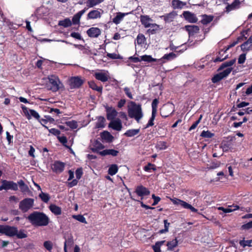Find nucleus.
Listing matches in <instances>:
<instances>
[{
	"label": "nucleus",
	"instance_id": "nucleus-27",
	"mask_svg": "<svg viewBox=\"0 0 252 252\" xmlns=\"http://www.w3.org/2000/svg\"><path fill=\"white\" fill-rule=\"evenodd\" d=\"M127 14V13H124L121 12L117 13L116 16L113 19V22L117 25L119 24L123 20L125 16Z\"/></svg>",
	"mask_w": 252,
	"mask_h": 252
},
{
	"label": "nucleus",
	"instance_id": "nucleus-23",
	"mask_svg": "<svg viewBox=\"0 0 252 252\" xmlns=\"http://www.w3.org/2000/svg\"><path fill=\"white\" fill-rule=\"evenodd\" d=\"M85 12L86 9H84L75 14L72 18V23L74 25L79 24L80 23V20L81 16L85 13Z\"/></svg>",
	"mask_w": 252,
	"mask_h": 252
},
{
	"label": "nucleus",
	"instance_id": "nucleus-6",
	"mask_svg": "<svg viewBox=\"0 0 252 252\" xmlns=\"http://www.w3.org/2000/svg\"><path fill=\"white\" fill-rule=\"evenodd\" d=\"M171 200L174 204L180 206L185 209H189L192 212L196 213L198 211L197 209L183 200L176 198L171 199Z\"/></svg>",
	"mask_w": 252,
	"mask_h": 252
},
{
	"label": "nucleus",
	"instance_id": "nucleus-11",
	"mask_svg": "<svg viewBox=\"0 0 252 252\" xmlns=\"http://www.w3.org/2000/svg\"><path fill=\"white\" fill-rule=\"evenodd\" d=\"M1 183L2 185L0 186V190H2L3 189H11L16 190L18 189V186L17 184L12 181L2 180Z\"/></svg>",
	"mask_w": 252,
	"mask_h": 252
},
{
	"label": "nucleus",
	"instance_id": "nucleus-62",
	"mask_svg": "<svg viewBox=\"0 0 252 252\" xmlns=\"http://www.w3.org/2000/svg\"><path fill=\"white\" fill-rule=\"evenodd\" d=\"M118 151L113 149H107V155H112L116 156L118 154Z\"/></svg>",
	"mask_w": 252,
	"mask_h": 252
},
{
	"label": "nucleus",
	"instance_id": "nucleus-42",
	"mask_svg": "<svg viewBox=\"0 0 252 252\" xmlns=\"http://www.w3.org/2000/svg\"><path fill=\"white\" fill-rule=\"evenodd\" d=\"M157 149L163 150H165L167 148V146L166 145V143L164 141H159L157 143L156 146Z\"/></svg>",
	"mask_w": 252,
	"mask_h": 252
},
{
	"label": "nucleus",
	"instance_id": "nucleus-10",
	"mask_svg": "<svg viewBox=\"0 0 252 252\" xmlns=\"http://www.w3.org/2000/svg\"><path fill=\"white\" fill-rule=\"evenodd\" d=\"M94 76L97 80L102 82L107 81L110 78L108 71L105 70H101L95 72L94 74Z\"/></svg>",
	"mask_w": 252,
	"mask_h": 252
},
{
	"label": "nucleus",
	"instance_id": "nucleus-58",
	"mask_svg": "<svg viewBox=\"0 0 252 252\" xmlns=\"http://www.w3.org/2000/svg\"><path fill=\"white\" fill-rule=\"evenodd\" d=\"M124 91L126 94L127 95V96L128 97H129L130 99H132L133 98L132 94H131V93L130 92V89L129 88H128V87L124 88Z\"/></svg>",
	"mask_w": 252,
	"mask_h": 252
},
{
	"label": "nucleus",
	"instance_id": "nucleus-64",
	"mask_svg": "<svg viewBox=\"0 0 252 252\" xmlns=\"http://www.w3.org/2000/svg\"><path fill=\"white\" fill-rule=\"evenodd\" d=\"M230 144L229 143H222L221 145L222 150L224 152L228 151L230 148Z\"/></svg>",
	"mask_w": 252,
	"mask_h": 252
},
{
	"label": "nucleus",
	"instance_id": "nucleus-63",
	"mask_svg": "<svg viewBox=\"0 0 252 252\" xmlns=\"http://www.w3.org/2000/svg\"><path fill=\"white\" fill-rule=\"evenodd\" d=\"M152 196V198L154 200L153 203L152 204V205H157L159 202V201L160 200V197L158 196H156L155 194H153Z\"/></svg>",
	"mask_w": 252,
	"mask_h": 252
},
{
	"label": "nucleus",
	"instance_id": "nucleus-30",
	"mask_svg": "<svg viewBox=\"0 0 252 252\" xmlns=\"http://www.w3.org/2000/svg\"><path fill=\"white\" fill-rule=\"evenodd\" d=\"M177 57V55L174 53H170L169 54H165L162 58L158 59V61H162L163 60H166L167 61H171Z\"/></svg>",
	"mask_w": 252,
	"mask_h": 252
},
{
	"label": "nucleus",
	"instance_id": "nucleus-21",
	"mask_svg": "<svg viewBox=\"0 0 252 252\" xmlns=\"http://www.w3.org/2000/svg\"><path fill=\"white\" fill-rule=\"evenodd\" d=\"M229 47H228L225 49H222L221 50L218 56L214 60V62H221L223 61L224 60L226 59L228 57V55H224L226 53V52L228 50Z\"/></svg>",
	"mask_w": 252,
	"mask_h": 252
},
{
	"label": "nucleus",
	"instance_id": "nucleus-2",
	"mask_svg": "<svg viewBox=\"0 0 252 252\" xmlns=\"http://www.w3.org/2000/svg\"><path fill=\"white\" fill-rule=\"evenodd\" d=\"M128 116L130 118L134 119L137 123L143 117V113L141 105L136 104L133 101H130L127 107Z\"/></svg>",
	"mask_w": 252,
	"mask_h": 252
},
{
	"label": "nucleus",
	"instance_id": "nucleus-22",
	"mask_svg": "<svg viewBox=\"0 0 252 252\" xmlns=\"http://www.w3.org/2000/svg\"><path fill=\"white\" fill-rule=\"evenodd\" d=\"M239 209V207L236 205H232L228 206L227 208H224L222 207H218V209L219 210L222 211L224 213H231L235 210H238Z\"/></svg>",
	"mask_w": 252,
	"mask_h": 252
},
{
	"label": "nucleus",
	"instance_id": "nucleus-4",
	"mask_svg": "<svg viewBox=\"0 0 252 252\" xmlns=\"http://www.w3.org/2000/svg\"><path fill=\"white\" fill-rule=\"evenodd\" d=\"M235 62V60H232L228 62H225L223 63L220 67V70H221L224 68H226L223 71L220 72L224 78L227 76L230 73L232 70L231 66Z\"/></svg>",
	"mask_w": 252,
	"mask_h": 252
},
{
	"label": "nucleus",
	"instance_id": "nucleus-24",
	"mask_svg": "<svg viewBox=\"0 0 252 252\" xmlns=\"http://www.w3.org/2000/svg\"><path fill=\"white\" fill-rule=\"evenodd\" d=\"M240 1L239 0H235L231 4L227 5L226 7V11L229 12L238 8L240 6Z\"/></svg>",
	"mask_w": 252,
	"mask_h": 252
},
{
	"label": "nucleus",
	"instance_id": "nucleus-34",
	"mask_svg": "<svg viewBox=\"0 0 252 252\" xmlns=\"http://www.w3.org/2000/svg\"><path fill=\"white\" fill-rule=\"evenodd\" d=\"M165 241H158L156 243L155 245L153 246V249L155 252H161L160 247L163 245Z\"/></svg>",
	"mask_w": 252,
	"mask_h": 252
},
{
	"label": "nucleus",
	"instance_id": "nucleus-46",
	"mask_svg": "<svg viewBox=\"0 0 252 252\" xmlns=\"http://www.w3.org/2000/svg\"><path fill=\"white\" fill-rule=\"evenodd\" d=\"M72 218L81 222L84 223L86 224L87 223V222L85 218L83 215H73Z\"/></svg>",
	"mask_w": 252,
	"mask_h": 252
},
{
	"label": "nucleus",
	"instance_id": "nucleus-55",
	"mask_svg": "<svg viewBox=\"0 0 252 252\" xmlns=\"http://www.w3.org/2000/svg\"><path fill=\"white\" fill-rule=\"evenodd\" d=\"M66 124L72 129L76 128L78 126L77 122L74 121L67 122H66Z\"/></svg>",
	"mask_w": 252,
	"mask_h": 252
},
{
	"label": "nucleus",
	"instance_id": "nucleus-33",
	"mask_svg": "<svg viewBox=\"0 0 252 252\" xmlns=\"http://www.w3.org/2000/svg\"><path fill=\"white\" fill-rule=\"evenodd\" d=\"M72 25V22L70 19L65 18L63 20L60 21L59 22V25L63 26L64 28H67L71 26Z\"/></svg>",
	"mask_w": 252,
	"mask_h": 252
},
{
	"label": "nucleus",
	"instance_id": "nucleus-49",
	"mask_svg": "<svg viewBox=\"0 0 252 252\" xmlns=\"http://www.w3.org/2000/svg\"><path fill=\"white\" fill-rule=\"evenodd\" d=\"M224 78L223 76L222 75V74L220 73L215 75L212 79V81L213 83H217L221 79Z\"/></svg>",
	"mask_w": 252,
	"mask_h": 252
},
{
	"label": "nucleus",
	"instance_id": "nucleus-32",
	"mask_svg": "<svg viewBox=\"0 0 252 252\" xmlns=\"http://www.w3.org/2000/svg\"><path fill=\"white\" fill-rule=\"evenodd\" d=\"M105 119L104 117L100 116L97 118V121L95 124L96 128H103L105 126Z\"/></svg>",
	"mask_w": 252,
	"mask_h": 252
},
{
	"label": "nucleus",
	"instance_id": "nucleus-3",
	"mask_svg": "<svg viewBox=\"0 0 252 252\" xmlns=\"http://www.w3.org/2000/svg\"><path fill=\"white\" fill-rule=\"evenodd\" d=\"M48 87L52 91L57 92L60 89L63 87V85L58 76L56 75H50L48 77Z\"/></svg>",
	"mask_w": 252,
	"mask_h": 252
},
{
	"label": "nucleus",
	"instance_id": "nucleus-47",
	"mask_svg": "<svg viewBox=\"0 0 252 252\" xmlns=\"http://www.w3.org/2000/svg\"><path fill=\"white\" fill-rule=\"evenodd\" d=\"M158 101L157 99H155L153 100L152 103V113L153 114H157V107L158 104Z\"/></svg>",
	"mask_w": 252,
	"mask_h": 252
},
{
	"label": "nucleus",
	"instance_id": "nucleus-20",
	"mask_svg": "<svg viewBox=\"0 0 252 252\" xmlns=\"http://www.w3.org/2000/svg\"><path fill=\"white\" fill-rule=\"evenodd\" d=\"M140 21L145 28H148L150 24L153 23V20L147 15H141L140 16Z\"/></svg>",
	"mask_w": 252,
	"mask_h": 252
},
{
	"label": "nucleus",
	"instance_id": "nucleus-5",
	"mask_svg": "<svg viewBox=\"0 0 252 252\" xmlns=\"http://www.w3.org/2000/svg\"><path fill=\"white\" fill-rule=\"evenodd\" d=\"M17 232V227L9 225H0V233L4 234L8 236H15Z\"/></svg>",
	"mask_w": 252,
	"mask_h": 252
},
{
	"label": "nucleus",
	"instance_id": "nucleus-31",
	"mask_svg": "<svg viewBox=\"0 0 252 252\" xmlns=\"http://www.w3.org/2000/svg\"><path fill=\"white\" fill-rule=\"evenodd\" d=\"M148 28L149 29L148 30L147 32L152 34H154L156 31L159 30V26L153 23L150 24Z\"/></svg>",
	"mask_w": 252,
	"mask_h": 252
},
{
	"label": "nucleus",
	"instance_id": "nucleus-45",
	"mask_svg": "<svg viewBox=\"0 0 252 252\" xmlns=\"http://www.w3.org/2000/svg\"><path fill=\"white\" fill-rule=\"evenodd\" d=\"M89 86L92 89L97 91L99 92H101L102 90V87H98L94 82H90L89 83Z\"/></svg>",
	"mask_w": 252,
	"mask_h": 252
},
{
	"label": "nucleus",
	"instance_id": "nucleus-28",
	"mask_svg": "<svg viewBox=\"0 0 252 252\" xmlns=\"http://www.w3.org/2000/svg\"><path fill=\"white\" fill-rule=\"evenodd\" d=\"M49 209L56 215H59L62 213L61 208L55 204H51L49 207Z\"/></svg>",
	"mask_w": 252,
	"mask_h": 252
},
{
	"label": "nucleus",
	"instance_id": "nucleus-35",
	"mask_svg": "<svg viewBox=\"0 0 252 252\" xmlns=\"http://www.w3.org/2000/svg\"><path fill=\"white\" fill-rule=\"evenodd\" d=\"M141 61H144L148 63L156 62L158 60L153 58L150 55H143L140 57Z\"/></svg>",
	"mask_w": 252,
	"mask_h": 252
},
{
	"label": "nucleus",
	"instance_id": "nucleus-25",
	"mask_svg": "<svg viewBox=\"0 0 252 252\" xmlns=\"http://www.w3.org/2000/svg\"><path fill=\"white\" fill-rule=\"evenodd\" d=\"M185 29L188 32L189 36L193 35L198 32L199 28L195 25H188L185 26Z\"/></svg>",
	"mask_w": 252,
	"mask_h": 252
},
{
	"label": "nucleus",
	"instance_id": "nucleus-57",
	"mask_svg": "<svg viewBox=\"0 0 252 252\" xmlns=\"http://www.w3.org/2000/svg\"><path fill=\"white\" fill-rule=\"evenodd\" d=\"M44 247L48 250L51 251L53 248V244L51 241H47L44 243Z\"/></svg>",
	"mask_w": 252,
	"mask_h": 252
},
{
	"label": "nucleus",
	"instance_id": "nucleus-13",
	"mask_svg": "<svg viewBox=\"0 0 252 252\" xmlns=\"http://www.w3.org/2000/svg\"><path fill=\"white\" fill-rule=\"evenodd\" d=\"M105 109L107 119L108 120H113L117 116L118 112L114 108L106 106H105Z\"/></svg>",
	"mask_w": 252,
	"mask_h": 252
},
{
	"label": "nucleus",
	"instance_id": "nucleus-18",
	"mask_svg": "<svg viewBox=\"0 0 252 252\" xmlns=\"http://www.w3.org/2000/svg\"><path fill=\"white\" fill-rule=\"evenodd\" d=\"M183 16L186 20L190 23H195L197 21V18L195 15L189 11H185L183 13Z\"/></svg>",
	"mask_w": 252,
	"mask_h": 252
},
{
	"label": "nucleus",
	"instance_id": "nucleus-53",
	"mask_svg": "<svg viewBox=\"0 0 252 252\" xmlns=\"http://www.w3.org/2000/svg\"><path fill=\"white\" fill-rule=\"evenodd\" d=\"M144 169L145 171L149 172L151 170L155 171L156 170V168L154 164L149 163L147 166H145L144 167Z\"/></svg>",
	"mask_w": 252,
	"mask_h": 252
},
{
	"label": "nucleus",
	"instance_id": "nucleus-1",
	"mask_svg": "<svg viewBox=\"0 0 252 252\" xmlns=\"http://www.w3.org/2000/svg\"><path fill=\"white\" fill-rule=\"evenodd\" d=\"M30 222L34 226H46L49 223V218L44 213L39 212H34L28 217Z\"/></svg>",
	"mask_w": 252,
	"mask_h": 252
},
{
	"label": "nucleus",
	"instance_id": "nucleus-40",
	"mask_svg": "<svg viewBox=\"0 0 252 252\" xmlns=\"http://www.w3.org/2000/svg\"><path fill=\"white\" fill-rule=\"evenodd\" d=\"M213 17L211 16L203 15L201 20V23L204 25L210 23L213 20Z\"/></svg>",
	"mask_w": 252,
	"mask_h": 252
},
{
	"label": "nucleus",
	"instance_id": "nucleus-14",
	"mask_svg": "<svg viewBox=\"0 0 252 252\" xmlns=\"http://www.w3.org/2000/svg\"><path fill=\"white\" fill-rule=\"evenodd\" d=\"M109 127H111L112 129L117 131L121 130L122 128L121 121L119 119H116L111 121L109 124Z\"/></svg>",
	"mask_w": 252,
	"mask_h": 252
},
{
	"label": "nucleus",
	"instance_id": "nucleus-56",
	"mask_svg": "<svg viewBox=\"0 0 252 252\" xmlns=\"http://www.w3.org/2000/svg\"><path fill=\"white\" fill-rule=\"evenodd\" d=\"M156 115L155 114H153L152 113V117L151 118H150V119L149 120L148 124H147L145 128H148V127L149 126H153L154 125V121L155 120V117H156Z\"/></svg>",
	"mask_w": 252,
	"mask_h": 252
},
{
	"label": "nucleus",
	"instance_id": "nucleus-8",
	"mask_svg": "<svg viewBox=\"0 0 252 252\" xmlns=\"http://www.w3.org/2000/svg\"><path fill=\"white\" fill-rule=\"evenodd\" d=\"M34 200L32 198H26L20 202L19 208L23 212H27L33 205Z\"/></svg>",
	"mask_w": 252,
	"mask_h": 252
},
{
	"label": "nucleus",
	"instance_id": "nucleus-17",
	"mask_svg": "<svg viewBox=\"0 0 252 252\" xmlns=\"http://www.w3.org/2000/svg\"><path fill=\"white\" fill-rule=\"evenodd\" d=\"M135 192L138 195L141 197L148 195L150 194V191L146 188L142 186L137 187L136 189Z\"/></svg>",
	"mask_w": 252,
	"mask_h": 252
},
{
	"label": "nucleus",
	"instance_id": "nucleus-26",
	"mask_svg": "<svg viewBox=\"0 0 252 252\" xmlns=\"http://www.w3.org/2000/svg\"><path fill=\"white\" fill-rule=\"evenodd\" d=\"M252 46V35H251L248 40L241 45V49L243 51L249 50Z\"/></svg>",
	"mask_w": 252,
	"mask_h": 252
},
{
	"label": "nucleus",
	"instance_id": "nucleus-59",
	"mask_svg": "<svg viewBox=\"0 0 252 252\" xmlns=\"http://www.w3.org/2000/svg\"><path fill=\"white\" fill-rule=\"evenodd\" d=\"M47 129H48V131L50 133H51L54 135L57 136L60 134V131L57 129H56V128L48 129V128Z\"/></svg>",
	"mask_w": 252,
	"mask_h": 252
},
{
	"label": "nucleus",
	"instance_id": "nucleus-29",
	"mask_svg": "<svg viewBox=\"0 0 252 252\" xmlns=\"http://www.w3.org/2000/svg\"><path fill=\"white\" fill-rule=\"evenodd\" d=\"M140 132V129H131L126 131L124 135L127 137H132L137 135Z\"/></svg>",
	"mask_w": 252,
	"mask_h": 252
},
{
	"label": "nucleus",
	"instance_id": "nucleus-54",
	"mask_svg": "<svg viewBox=\"0 0 252 252\" xmlns=\"http://www.w3.org/2000/svg\"><path fill=\"white\" fill-rule=\"evenodd\" d=\"M107 56L108 58L112 59H121L122 58L120 55L116 53H108Z\"/></svg>",
	"mask_w": 252,
	"mask_h": 252
},
{
	"label": "nucleus",
	"instance_id": "nucleus-41",
	"mask_svg": "<svg viewBox=\"0 0 252 252\" xmlns=\"http://www.w3.org/2000/svg\"><path fill=\"white\" fill-rule=\"evenodd\" d=\"M103 139L106 140L107 141H110L113 139V136L108 131H104L101 133V135Z\"/></svg>",
	"mask_w": 252,
	"mask_h": 252
},
{
	"label": "nucleus",
	"instance_id": "nucleus-15",
	"mask_svg": "<svg viewBox=\"0 0 252 252\" xmlns=\"http://www.w3.org/2000/svg\"><path fill=\"white\" fill-rule=\"evenodd\" d=\"M103 11L99 9L93 10L90 11L87 15L88 19H95L101 16Z\"/></svg>",
	"mask_w": 252,
	"mask_h": 252
},
{
	"label": "nucleus",
	"instance_id": "nucleus-9",
	"mask_svg": "<svg viewBox=\"0 0 252 252\" xmlns=\"http://www.w3.org/2000/svg\"><path fill=\"white\" fill-rule=\"evenodd\" d=\"M84 81L81 77H72L68 80V84L70 89H76L79 88L83 83Z\"/></svg>",
	"mask_w": 252,
	"mask_h": 252
},
{
	"label": "nucleus",
	"instance_id": "nucleus-44",
	"mask_svg": "<svg viewBox=\"0 0 252 252\" xmlns=\"http://www.w3.org/2000/svg\"><path fill=\"white\" fill-rule=\"evenodd\" d=\"M200 136L204 138H210L214 136V134L209 130H203Z\"/></svg>",
	"mask_w": 252,
	"mask_h": 252
},
{
	"label": "nucleus",
	"instance_id": "nucleus-36",
	"mask_svg": "<svg viewBox=\"0 0 252 252\" xmlns=\"http://www.w3.org/2000/svg\"><path fill=\"white\" fill-rule=\"evenodd\" d=\"M172 3L174 8H181L186 4L179 0H173Z\"/></svg>",
	"mask_w": 252,
	"mask_h": 252
},
{
	"label": "nucleus",
	"instance_id": "nucleus-60",
	"mask_svg": "<svg viewBox=\"0 0 252 252\" xmlns=\"http://www.w3.org/2000/svg\"><path fill=\"white\" fill-rule=\"evenodd\" d=\"M245 60H246V54H242L239 56L238 62L240 64H242L245 62Z\"/></svg>",
	"mask_w": 252,
	"mask_h": 252
},
{
	"label": "nucleus",
	"instance_id": "nucleus-52",
	"mask_svg": "<svg viewBox=\"0 0 252 252\" xmlns=\"http://www.w3.org/2000/svg\"><path fill=\"white\" fill-rule=\"evenodd\" d=\"M15 236H16V237L19 239H22L27 237V234L25 233L24 230H20L19 231L17 229Z\"/></svg>",
	"mask_w": 252,
	"mask_h": 252
},
{
	"label": "nucleus",
	"instance_id": "nucleus-51",
	"mask_svg": "<svg viewBox=\"0 0 252 252\" xmlns=\"http://www.w3.org/2000/svg\"><path fill=\"white\" fill-rule=\"evenodd\" d=\"M252 243V240H241L240 242H239V244L240 245L242 246L243 247H245L246 246H249V247H251V243Z\"/></svg>",
	"mask_w": 252,
	"mask_h": 252
},
{
	"label": "nucleus",
	"instance_id": "nucleus-19",
	"mask_svg": "<svg viewBox=\"0 0 252 252\" xmlns=\"http://www.w3.org/2000/svg\"><path fill=\"white\" fill-rule=\"evenodd\" d=\"M88 35L91 37H97L101 33L100 30L97 28H91L87 32Z\"/></svg>",
	"mask_w": 252,
	"mask_h": 252
},
{
	"label": "nucleus",
	"instance_id": "nucleus-16",
	"mask_svg": "<svg viewBox=\"0 0 252 252\" xmlns=\"http://www.w3.org/2000/svg\"><path fill=\"white\" fill-rule=\"evenodd\" d=\"M64 168L63 162L57 161L53 165V169L57 173H60L63 171Z\"/></svg>",
	"mask_w": 252,
	"mask_h": 252
},
{
	"label": "nucleus",
	"instance_id": "nucleus-12",
	"mask_svg": "<svg viewBox=\"0 0 252 252\" xmlns=\"http://www.w3.org/2000/svg\"><path fill=\"white\" fill-rule=\"evenodd\" d=\"M22 108L23 110L24 113H25L27 118L28 120L31 119L32 117L35 118L37 120H39L40 118V115L36 111L33 109H28L25 106H23Z\"/></svg>",
	"mask_w": 252,
	"mask_h": 252
},
{
	"label": "nucleus",
	"instance_id": "nucleus-38",
	"mask_svg": "<svg viewBox=\"0 0 252 252\" xmlns=\"http://www.w3.org/2000/svg\"><path fill=\"white\" fill-rule=\"evenodd\" d=\"M118 170V166L116 164L111 165L108 169V173L111 176L114 175L117 173Z\"/></svg>",
	"mask_w": 252,
	"mask_h": 252
},
{
	"label": "nucleus",
	"instance_id": "nucleus-39",
	"mask_svg": "<svg viewBox=\"0 0 252 252\" xmlns=\"http://www.w3.org/2000/svg\"><path fill=\"white\" fill-rule=\"evenodd\" d=\"M178 242L176 239H175L170 242H168L167 243L168 249L169 250H173L174 248L177 247V246L178 245Z\"/></svg>",
	"mask_w": 252,
	"mask_h": 252
},
{
	"label": "nucleus",
	"instance_id": "nucleus-7",
	"mask_svg": "<svg viewBox=\"0 0 252 252\" xmlns=\"http://www.w3.org/2000/svg\"><path fill=\"white\" fill-rule=\"evenodd\" d=\"M171 200L174 204L180 206L185 209H189L192 212L196 213L198 211L197 209L183 200L176 198L171 199Z\"/></svg>",
	"mask_w": 252,
	"mask_h": 252
},
{
	"label": "nucleus",
	"instance_id": "nucleus-48",
	"mask_svg": "<svg viewBox=\"0 0 252 252\" xmlns=\"http://www.w3.org/2000/svg\"><path fill=\"white\" fill-rule=\"evenodd\" d=\"M39 196L41 200L45 203L48 202L50 199L49 195L47 193H44L43 192L39 195Z\"/></svg>",
	"mask_w": 252,
	"mask_h": 252
},
{
	"label": "nucleus",
	"instance_id": "nucleus-61",
	"mask_svg": "<svg viewBox=\"0 0 252 252\" xmlns=\"http://www.w3.org/2000/svg\"><path fill=\"white\" fill-rule=\"evenodd\" d=\"M83 174L82 170L81 168L77 169L75 171L76 177L77 180H79L81 178L82 175Z\"/></svg>",
	"mask_w": 252,
	"mask_h": 252
},
{
	"label": "nucleus",
	"instance_id": "nucleus-43",
	"mask_svg": "<svg viewBox=\"0 0 252 252\" xmlns=\"http://www.w3.org/2000/svg\"><path fill=\"white\" fill-rule=\"evenodd\" d=\"M136 41H137V43L138 44H139V45L143 44L146 41V38L145 37V36L142 34H139L137 36Z\"/></svg>",
	"mask_w": 252,
	"mask_h": 252
},
{
	"label": "nucleus",
	"instance_id": "nucleus-50",
	"mask_svg": "<svg viewBox=\"0 0 252 252\" xmlns=\"http://www.w3.org/2000/svg\"><path fill=\"white\" fill-rule=\"evenodd\" d=\"M175 16L174 13H169L164 16V20L167 22H170L173 20Z\"/></svg>",
	"mask_w": 252,
	"mask_h": 252
},
{
	"label": "nucleus",
	"instance_id": "nucleus-37",
	"mask_svg": "<svg viewBox=\"0 0 252 252\" xmlns=\"http://www.w3.org/2000/svg\"><path fill=\"white\" fill-rule=\"evenodd\" d=\"M100 3L101 1L99 0H88L86 2V5L87 6L91 8L93 7Z\"/></svg>",
	"mask_w": 252,
	"mask_h": 252
}]
</instances>
